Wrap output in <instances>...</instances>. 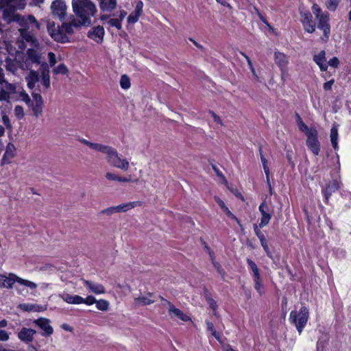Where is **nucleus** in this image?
<instances>
[{
	"mask_svg": "<svg viewBox=\"0 0 351 351\" xmlns=\"http://www.w3.org/2000/svg\"><path fill=\"white\" fill-rule=\"evenodd\" d=\"M27 86L30 89L35 87L36 83L39 80V73L38 71L30 69L29 73L26 77Z\"/></svg>",
	"mask_w": 351,
	"mask_h": 351,
	"instance_id": "24",
	"label": "nucleus"
},
{
	"mask_svg": "<svg viewBox=\"0 0 351 351\" xmlns=\"http://www.w3.org/2000/svg\"><path fill=\"white\" fill-rule=\"evenodd\" d=\"M255 12L256 14L258 15L259 19L265 25L270 27L269 23L267 22L266 18L261 13L258 9L256 8H254Z\"/></svg>",
	"mask_w": 351,
	"mask_h": 351,
	"instance_id": "57",
	"label": "nucleus"
},
{
	"mask_svg": "<svg viewBox=\"0 0 351 351\" xmlns=\"http://www.w3.org/2000/svg\"><path fill=\"white\" fill-rule=\"evenodd\" d=\"M258 152H259L260 158H261V163L263 165V168L265 174H267L268 171L269 170V168L268 166V161L263 154V147L261 145H259Z\"/></svg>",
	"mask_w": 351,
	"mask_h": 351,
	"instance_id": "34",
	"label": "nucleus"
},
{
	"mask_svg": "<svg viewBox=\"0 0 351 351\" xmlns=\"http://www.w3.org/2000/svg\"><path fill=\"white\" fill-rule=\"evenodd\" d=\"M69 23L73 27H80L82 25L84 26H90V23L87 21V19H77L73 16H71V20Z\"/></svg>",
	"mask_w": 351,
	"mask_h": 351,
	"instance_id": "29",
	"label": "nucleus"
},
{
	"mask_svg": "<svg viewBox=\"0 0 351 351\" xmlns=\"http://www.w3.org/2000/svg\"><path fill=\"white\" fill-rule=\"evenodd\" d=\"M107 161L111 166L125 171L128 170L129 167L128 161L126 159L121 158L117 150L112 147L107 153Z\"/></svg>",
	"mask_w": 351,
	"mask_h": 351,
	"instance_id": "6",
	"label": "nucleus"
},
{
	"mask_svg": "<svg viewBox=\"0 0 351 351\" xmlns=\"http://www.w3.org/2000/svg\"><path fill=\"white\" fill-rule=\"evenodd\" d=\"M142 205V202L140 201L130 202L128 203L119 204L117 206L119 213L126 212L136 206H140Z\"/></svg>",
	"mask_w": 351,
	"mask_h": 351,
	"instance_id": "27",
	"label": "nucleus"
},
{
	"mask_svg": "<svg viewBox=\"0 0 351 351\" xmlns=\"http://www.w3.org/2000/svg\"><path fill=\"white\" fill-rule=\"evenodd\" d=\"M108 23L110 26L116 27L118 30L122 27V22L119 19H110Z\"/></svg>",
	"mask_w": 351,
	"mask_h": 351,
	"instance_id": "44",
	"label": "nucleus"
},
{
	"mask_svg": "<svg viewBox=\"0 0 351 351\" xmlns=\"http://www.w3.org/2000/svg\"><path fill=\"white\" fill-rule=\"evenodd\" d=\"M169 313H173L174 316L179 318L180 320L184 322L191 321V317L186 314L184 313L180 309L175 307L174 305L171 306V308H169Z\"/></svg>",
	"mask_w": 351,
	"mask_h": 351,
	"instance_id": "26",
	"label": "nucleus"
},
{
	"mask_svg": "<svg viewBox=\"0 0 351 351\" xmlns=\"http://www.w3.org/2000/svg\"><path fill=\"white\" fill-rule=\"evenodd\" d=\"M306 145L308 149L313 154L314 156H317L320 152V142L318 139V132L317 130L309 132L306 135Z\"/></svg>",
	"mask_w": 351,
	"mask_h": 351,
	"instance_id": "7",
	"label": "nucleus"
},
{
	"mask_svg": "<svg viewBox=\"0 0 351 351\" xmlns=\"http://www.w3.org/2000/svg\"><path fill=\"white\" fill-rule=\"evenodd\" d=\"M261 228L259 227V225H257L256 223H254L253 225V229L254 231V233L256 236L258 238L259 241L265 238V234L261 232Z\"/></svg>",
	"mask_w": 351,
	"mask_h": 351,
	"instance_id": "49",
	"label": "nucleus"
},
{
	"mask_svg": "<svg viewBox=\"0 0 351 351\" xmlns=\"http://www.w3.org/2000/svg\"><path fill=\"white\" fill-rule=\"evenodd\" d=\"M43 101L34 102L32 108L34 116L38 117L43 113Z\"/></svg>",
	"mask_w": 351,
	"mask_h": 351,
	"instance_id": "33",
	"label": "nucleus"
},
{
	"mask_svg": "<svg viewBox=\"0 0 351 351\" xmlns=\"http://www.w3.org/2000/svg\"><path fill=\"white\" fill-rule=\"evenodd\" d=\"M53 72L55 74L65 75L69 72V70L64 63H61L53 69Z\"/></svg>",
	"mask_w": 351,
	"mask_h": 351,
	"instance_id": "38",
	"label": "nucleus"
},
{
	"mask_svg": "<svg viewBox=\"0 0 351 351\" xmlns=\"http://www.w3.org/2000/svg\"><path fill=\"white\" fill-rule=\"evenodd\" d=\"M308 309L302 306L299 312L292 311L290 313V319L295 324L298 332L300 334L305 327L308 319Z\"/></svg>",
	"mask_w": 351,
	"mask_h": 351,
	"instance_id": "3",
	"label": "nucleus"
},
{
	"mask_svg": "<svg viewBox=\"0 0 351 351\" xmlns=\"http://www.w3.org/2000/svg\"><path fill=\"white\" fill-rule=\"evenodd\" d=\"M312 11L313 14L315 15V17H318L319 16L325 14V12H323L319 6L316 3H314L313 5Z\"/></svg>",
	"mask_w": 351,
	"mask_h": 351,
	"instance_id": "51",
	"label": "nucleus"
},
{
	"mask_svg": "<svg viewBox=\"0 0 351 351\" xmlns=\"http://www.w3.org/2000/svg\"><path fill=\"white\" fill-rule=\"evenodd\" d=\"M40 71L42 75H49V69L47 62H44L40 64Z\"/></svg>",
	"mask_w": 351,
	"mask_h": 351,
	"instance_id": "50",
	"label": "nucleus"
},
{
	"mask_svg": "<svg viewBox=\"0 0 351 351\" xmlns=\"http://www.w3.org/2000/svg\"><path fill=\"white\" fill-rule=\"evenodd\" d=\"M90 148L94 150H96V151H98L101 153H104V154H107V153H108L111 147L104 145H102L100 143H92V144H90Z\"/></svg>",
	"mask_w": 351,
	"mask_h": 351,
	"instance_id": "32",
	"label": "nucleus"
},
{
	"mask_svg": "<svg viewBox=\"0 0 351 351\" xmlns=\"http://www.w3.org/2000/svg\"><path fill=\"white\" fill-rule=\"evenodd\" d=\"M339 4V0H328L326 2V5L329 10L335 11L337 8Z\"/></svg>",
	"mask_w": 351,
	"mask_h": 351,
	"instance_id": "42",
	"label": "nucleus"
},
{
	"mask_svg": "<svg viewBox=\"0 0 351 351\" xmlns=\"http://www.w3.org/2000/svg\"><path fill=\"white\" fill-rule=\"evenodd\" d=\"M2 121L4 124V125L7 128L8 130L12 129V125L10 120V118L8 115L5 114L2 116Z\"/></svg>",
	"mask_w": 351,
	"mask_h": 351,
	"instance_id": "55",
	"label": "nucleus"
},
{
	"mask_svg": "<svg viewBox=\"0 0 351 351\" xmlns=\"http://www.w3.org/2000/svg\"><path fill=\"white\" fill-rule=\"evenodd\" d=\"M207 303L209 305V307L213 310V311H216L217 308V304L216 301L213 298H207Z\"/></svg>",
	"mask_w": 351,
	"mask_h": 351,
	"instance_id": "56",
	"label": "nucleus"
},
{
	"mask_svg": "<svg viewBox=\"0 0 351 351\" xmlns=\"http://www.w3.org/2000/svg\"><path fill=\"white\" fill-rule=\"evenodd\" d=\"M14 115L19 120H21L23 118L24 110H23V106H19V105L16 106L14 108Z\"/></svg>",
	"mask_w": 351,
	"mask_h": 351,
	"instance_id": "43",
	"label": "nucleus"
},
{
	"mask_svg": "<svg viewBox=\"0 0 351 351\" xmlns=\"http://www.w3.org/2000/svg\"><path fill=\"white\" fill-rule=\"evenodd\" d=\"M42 81H43V85L46 89H48L50 87V76L49 75H42Z\"/></svg>",
	"mask_w": 351,
	"mask_h": 351,
	"instance_id": "54",
	"label": "nucleus"
},
{
	"mask_svg": "<svg viewBox=\"0 0 351 351\" xmlns=\"http://www.w3.org/2000/svg\"><path fill=\"white\" fill-rule=\"evenodd\" d=\"M96 302V299L93 295H88L86 298H83L82 303L86 305H92Z\"/></svg>",
	"mask_w": 351,
	"mask_h": 351,
	"instance_id": "53",
	"label": "nucleus"
},
{
	"mask_svg": "<svg viewBox=\"0 0 351 351\" xmlns=\"http://www.w3.org/2000/svg\"><path fill=\"white\" fill-rule=\"evenodd\" d=\"M326 53L324 51H321L318 54L313 56V60L319 66L322 71H326L328 69V64L325 57Z\"/></svg>",
	"mask_w": 351,
	"mask_h": 351,
	"instance_id": "20",
	"label": "nucleus"
},
{
	"mask_svg": "<svg viewBox=\"0 0 351 351\" xmlns=\"http://www.w3.org/2000/svg\"><path fill=\"white\" fill-rule=\"evenodd\" d=\"M301 22L304 30L308 33H313L315 30L316 24L313 21V15L310 11H305L301 13Z\"/></svg>",
	"mask_w": 351,
	"mask_h": 351,
	"instance_id": "10",
	"label": "nucleus"
},
{
	"mask_svg": "<svg viewBox=\"0 0 351 351\" xmlns=\"http://www.w3.org/2000/svg\"><path fill=\"white\" fill-rule=\"evenodd\" d=\"M140 16V14L136 13L135 12H132L128 16L127 21L128 23L134 24L138 21Z\"/></svg>",
	"mask_w": 351,
	"mask_h": 351,
	"instance_id": "46",
	"label": "nucleus"
},
{
	"mask_svg": "<svg viewBox=\"0 0 351 351\" xmlns=\"http://www.w3.org/2000/svg\"><path fill=\"white\" fill-rule=\"evenodd\" d=\"M254 289L258 293V294L260 295H263V294H265V290L263 287L261 278L260 277V278H254Z\"/></svg>",
	"mask_w": 351,
	"mask_h": 351,
	"instance_id": "35",
	"label": "nucleus"
},
{
	"mask_svg": "<svg viewBox=\"0 0 351 351\" xmlns=\"http://www.w3.org/2000/svg\"><path fill=\"white\" fill-rule=\"evenodd\" d=\"M206 326L208 330L211 332L212 335L217 340H219L220 335L219 332L216 331L215 329L214 325L212 322L207 321L206 322Z\"/></svg>",
	"mask_w": 351,
	"mask_h": 351,
	"instance_id": "40",
	"label": "nucleus"
},
{
	"mask_svg": "<svg viewBox=\"0 0 351 351\" xmlns=\"http://www.w3.org/2000/svg\"><path fill=\"white\" fill-rule=\"evenodd\" d=\"M36 333V331L34 329L23 327L18 332L17 337L22 342L29 343L32 342Z\"/></svg>",
	"mask_w": 351,
	"mask_h": 351,
	"instance_id": "16",
	"label": "nucleus"
},
{
	"mask_svg": "<svg viewBox=\"0 0 351 351\" xmlns=\"http://www.w3.org/2000/svg\"><path fill=\"white\" fill-rule=\"evenodd\" d=\"M47 31L51 37L56 42L66 43L70 42L67 35L73 34V27L69 23H62V25H56L53 21H48Z\"/></svg>",
	"mask_w": 351,
	"mask_h": 351,
	"instance_id": "1",
	"label": "nucleus"
},
{
	"mask_svg": "<svg viewBox=\"0 0 351 351\" xmlns=\"http://www.w3.org/2000/svg\"><path fill=\"white\" fill-rule=\"evenodd\" d=\"M96 307L98 310L105 311L108 309L109 302L106 300H99L98 301L96 300Z\"/></svg>",
	"mask_w": 351,
	"mask_h": 351,
	"instance_id": "37",
	"label": "nucleus"
},
{
	"mask_svg": "<svg viewBox=\"0 0 351 351\" xmlns=\"http://www.w3.org/2000/svg\"><path fill=\"white\" fill-rule=\"evenodd\" d=\"M104 35L105 29L101 25L93 27L87 33V37L98 44L103 43Z\"/></svg>",
	"mask_w": 351,
	"mask_h": 351,
	"instance_id": "13",
	"label": "nucleus"
},
{
	"mask_svg": "<svg viewBox=\"0 0 351 351\" xmlns=\"http://www.w3.org/2000/svg\"><path fill=\"white\" fill-rule=\"evenodd\" d=\"M22 38L27 43H30L32 46H36L38 45V40L36 37L30 32L23 29L21 32Z\"/></svg>",
	"mask_w": 351,
	"mask_h": 351,
	"instance_id": "28",
	"label": "nucleus"
},
{
	"mask_svg": "<svg viewBox=\"0 0 351 351\" xmlns=\"http://www.w3.org/2000/svg\"><path fill=\"white\" fill-rule=\"evenodd\" d=\"M274 58L275 63L279 67L282 75H283L287 70V66L289 64L288 56L284 53L275 51Z\"/></svg>",
	"mask_w": 351,
	"mask_h": 351,
	"instance_id": "14",
	"label": "nucleus"
},
{
	"mask_svg": "<svg viewBox=\"0 0 351 351\" xmlns=\"http://www.w3.org/2000/svg\"><path fill=\"white\" fill-rule=\"evenodd\" d=\"M5 62L7 71H9L13 73H15L19 68L21 69L20 64L22 62V61L18 60L16 58L12 60L8 57L5 58Z\"/></svg>",
	"mask_w": 351,
	"mask_h": 351,
	"instance_id": "23",
	"label": "nucleus"
},
{
	"mask_svg": "<svg viewBox=\"0 0 351 351\" xmlns=\"http://www.w3.org/2000/svg\"><path fill=\"white\" fill-rule=\"evenodd\" d=\"M114 213H119L117 209V206H111L108 208H106L101 211V213L106 214L107 215H110Z\"/></svg>",
	"mask_w": 351,
	"mask_h": 351,
	"instance_id": "52",
	"label": "nucleus"
},
{
	"mask_svg": "<svg viewBox=\"0 0 351 351\" xmlns=\"http://www.w3.org/2000/svg\"><path fill=\"white\" fill-rule=\"evenodd\" d=\"M330 142L332 147L335 151L339 149L338 145V139H339V134H338V128L337 126L333 125L330 129Z\"/></svg>",
	"mask_w": 351,
	"mask_h": 351,
	"instance_id": "25",
	"label": "nucleus"
},
{
	"mask_svg": "<svg viewBox=\"0 0 351 351\" xmlns=\"http://www.w3.org/2000/svg\"><path fill=\"white\" fill-rule=\"evenodd\" d=\"M241 54L245 58V60H247V64L252 71V72L253 73H255V69L253 67V64H252V60L250 58L249 56H247L245 53H243V52H241Z\"/></svg>",
	"mask_w": 351,
	"mask_h": 351,
	"instance_id": "62",
	"label": "nucleus"
},
{
	"mask_svg": "<svg viewBox=\"0 0 351 351\" xmlns=\"http://www.w3.org/2000/svg\"><path fill=\"white\" fill-rule=\"evenodd\" d=\"M15 282L29 287L30 289H34L36 287V285L34 282L21 278L13 274H10L8 276L0 274V287L12 288Z\"/></svg>",
	"mask_w": 351,
	"mask_h": 351,
	"instance_id": "4",
	"label": "nucleus"
},
{
	"mask_svg": "<svg viewBox=\"0 0 351 351\" xmlns=\"http://www.w3.org/2000/svg\"><path fill=\"white\" fill-rule=\"evenodd\" d=\"M9 334L7 331L4 330H0V341H6L9 339Z\"/></svg>",
	"mask_w": 351,
	"mask_h": 351,
	"instance_id": "61",
	"label": "nucleus"
},
{
	"mask_svg": "<svg viewBox=\"0 0 351 351\" xmlns=\"http://www.w3.org/2000/svg\"><path fill=\"white\" fill-rule=\"evenodd\" d=\"M15 0H0V9L3 10V16H10L14 14L16 8L14 5Z\"/></svg>",
	"mask_w": 351,
	"mask_h": 351,
	"instance_id": "17",
	"label": "nucleus"
},
{
	"mask_svg": "<svg viewBox=\"0 0 351 351\" xmlns=\"http://www.w3.org/2000/svg\"><path fill=\"white\" fill-rule=\"evenodd\" d=\"M335 83V80L333 79L327 81L323 85V88L325 91L330 90L332 89V86Z\"/></svg>",
	"mask_w": 351,
	"mask_h": 351,
	"instance_id": "58",
	"label": "nucleus"
},
{
	"mask_svg": "<svg viewBox=\"0 0 351 351\" xmlns=\"http://www.w3.org/2000/svg\"><path fill=\"white\" fill-rule=\"evenodd\" d=\"M100 9L104 12H111L117 6V0H97Z\"/></svg>",
	"mask_w": 351,
	"mask_h": 351,
	"instance_id": "22",
	"label": "nucleus"
},
{
	"mask_svg": "<svg viewBox=\"0 0 351 351\" xmlns=\"http://www.w3.org/2000/svg\"><path fill=\"white\" fill-rule=\"evenodd\" d=\"M34 323L38 326L43 331V336H50L53 332V328L50 325V320L45 317H40L34 321Z\"/></svg>",
	"mask_w": 351,
	"mask_h": 351,
	"instance_id": "15",
	"label": "nucleus"
},
{
	"mask_svg": "<svg viewBox=\"0 0 351 351\" xmlns=\"http://www.w3.org/2000/svg\"><path fill=\"white\" fill-rule=\"evenodd\" d=\"M340 188L339 183L337 180H332L326 184V186L322 189V193L324 196V202L328 204L329 199Z\"/></svg>",
	"mask_w": 351,
	"mask_h": 351,
	"instance_id": "9",
	"label": "nucleus"
},
{
	"mask_svg": "<svg viewBox=\"0 0 351 351\" xmlns=\"http://www.w3.org/2000/svg\"><path fill=\"white\" fill-rule=\"evenodd\" d=\"M143 2L141 1H139L138 2L136 3L135 10L134 12L141 15V14L143 12Z\"/></svg>",
	"mask_w": 351,
	"mask_h": 351,
	"instance_id": "64",
	"label": "nucleus"
},
{
	"mask_svg": "<svg viewBox=\"0 0 351 351\" xmlns=\"http://www.w3.org/2000/svg\"><path fill=\"white\" fill-rule=\"evenodd\" d=\"M83 298L78 295H74L72 297L71 304H82Z\"/></svg>",
	"mask_w": 351,
	"mask_h": 351,
	"instance_id": "59",
	"label": "nucleus"
},
{
	"mask_svg": "<svg viewBox=\"0 0 351 351\" xmlns=\"http://www.w3.org/2000/svg\"><path fill=\"white\" fill-rule=\"evenodd\" d=\"M10 93L8 91L5 90L3 88H0V101H7L8 102L10 99Z\"/></svg>",
	"mask_w": 351,
	"mask_h": 351,
	"instance_id": "45",
	"label": "nucleus"
},
{
	"mask_svg": "<svg viewBox=\"0 0 351 351\" xmlns=\"http://www.w3.org/2000/svg\"><path fill=\"white\" fill-rule=\"evenodd\" d=\"M241 54L245 58V60H247V64L252 71V72L253 73H255V69L253 67V64H252V60L250 58L249 56H247L245 53H243V52H241Z\"/></svg>",
	"mask_w": 351,
	"mask_h": 351,
	"instance_id": "63",
	"label": "nucleus"
},
{
	"mask_svg": "<svg viewBox=\"0 0 351 351\" xmlns=\"http://www.w3.org/2000/svg\"><path fill=\"white\" fill-rule=\"evenodd\" d=\"M41 56L37 50L30 48L26 51L25 57L20 64L21 69H30L33 64H40Z\"/></svg>",
	"mask_w": 351,
	"mask_h": 351,
	"instance_id": "5",
	"label": "nucleus"
},
{
	"mask_svg": "<svg viewBox=\"0 0 351 351\" xmlns=\"http://www.w3.org/2000/svg\"><path fill=\"white\" fill-rule=\"evenodd\" d=\"M215 199L216 202L217 203V204L219 205V206L223 210V211L226 213V215H229V213H232L229 210V208L226 206V205L225 204L224 202L222 199H221L218 197H215Z\"/></svg>",
	"mask_w": 351,
	"mask_h": 351,
	"instance_id": "41",
	"label": "nucleus"
},
{
	"mask_svg": "<svg viewBox=\"0 0 351 351\" xmlns=\"http://www.w3.org/2000/svg\"><path fill=\"white\" fill-rule=\"evenodd\" d=\"M52 13L55 16L59 18L60 21L65 19L66 14V5L62 0H56L51 4Z\"/></svg>",
	"mask_w": 351,
	"mask_h": 351,
	"instance_id": "11",
	"label": "nucleus"
},
{
	"mask_svg": "<svg viewBox=\"0 0 351 351\" xmlns=\"http://www.w3.org/2000/svg\"><path fill=\"white\" fill-rule=\"evenodd\" d=\"M318 21L317 27L323 31L324 36L326 40L328 39L330 34V25L329 24V14H325L316 17Z\"/></svg>",
	"mask_w": 351,
	"mask_h": 351,
	"instance_id": "12",
	"label": "nucleus"
},
{
	"mask_svg": "<svg viewBox=\"0 0 351 351\" xmlns=\"http://www.w3.org/2000/svg\"><path fill=\"white\" fill-rule=\"evenodd\" d=\"M213 265L215 267V269L217 270L218 274L221 276L222 279L224 280L225 276H226V271L222 268L220 263L219 262H215V263H213Z\"/></svg>",
	"mask_w": 351,
	"mask_h": 351,
	"instance_id": "47",
	"label": "nucleus"
},
{
	"mask_svg": "<svg viewBox=\"0 0 351 351\" xmlns=\"http://www.w3.org/2000/svg\"><path fill=\"white\" fill-rule=\"evenodd\" d=\"M295 117L299 130L303 132L306 136L309 134V132H312L316 130L315 128H309L308 125L303 121L302 117L297 112H295Z\"/></svg>",
	"mask_w": 351,
	"mask_h": 351,
	"instance_id": "19",
	"label": "nucleus"
},
{
	"mask_svg": "<svg viewBox=\"0 0 351 351\" xmlns=\"http://www.w3.org/2000/svg\"><path fill=\"white\" fill-rule=\"evenodd\" d=\"M258 210L261 215L258 225L260 228H263L268 225L272 217L271 214L270 213L269 207L265 200L261 203L258 206Z\"/></svg>",
	"mask_w": 351,
	"mask_h": 351,
	"instance_id": "8",
	"label": "nucleus"
},
{
	"mask_svg": "<svg viewBox=\"0 0 351 351\" xmlns=\"http://www.w3.org/2000/svg\"><path fill=\"white\" fill-rule=\"evenodd\" d=\"M73 10L80 19H87L91 24L90 17L97 12L95 5L90 0H73Z\"/></svg>",
	"mask_w": 351,
	"mask_h": 351,
	"instance_id": "2",
	"label": "nucleus"
},
{
	"mask_svg": "<svg viewBox=\"0 0 351 351\" xmlns=\"http://www.w3.org/2000/svg\"><path fill=\"white\" fill-rule=\"evenodd\" d=\"M327 64L328 66L330 65L334 68H337L339 64V61L337 57H333L332 58L330 59Z\"/></svg>",
	"mask_w": 351,
	"mask_h": 351,
	"instance_id": "60",
	"label": "nucleus"
},
{
	"mask_svg": "<svg viewBox=\"0 0 351 351\" xmlns=\"http://www.w3.org/2000/svg\"><path fill=\"white\" fill-rule=\"evenodd\" d=\"M84 284L86 287L95 294H102L106 292V289L101 284L95 283L90 280H84Z\"/></svg>",
	"mask_w": 351,
	"mask_h": 351,
	"instance_id": "21",
	"label": "nucleus"
},
{
	"mask_svg": "<svg viewBox=\"0 0 351 351\" xmlns=\"http://www.w3.org/2000/svg\"><path fill=\"white\" fill-rule=\"evenodd\" d=\"M260 243H261V246L263 247L265 252L266 253L267 256L270 258H273V256H272V252L270 250L269 246H268V243H267V241L266 239V237L260 240Z\"/></svg>",
	"mask_w": 351,
	"mask_h": 351,
	"instance_id": "39",
	"label": "nucleus"
},
{
	"mask_svg": "<svg viewBox=\"0 0 351 351\" xmlns=\"http://www.w3.org/2000/svg\"><path fill=\"white\" fill-rule=\"evenodd\" d=\"M4 89L9 92L10 94L14 93L16 92V86L14 84L8 82L6 80L3 82Z\"/></svg>",
	"mask_w": 351,
	"mask_h": 351,
	"instance_id": "48",
	"label": "nucleus"
},
{
	"mask_svg": "<svg viewBox=\"0 0 351 351\" xmlns=\"http://www.w3.org/2000/svg\"><path fill=\"white\" fill-rule=\"evenodd\" d=\"M106 178L109 180H114V181H118V182H130L131 181V178L130 177L127 178V177L119 176H117L116 174H114V173H112L110 172H108L106 174Z\"/></svg>",
	"mask_w": 351,
	"mask_h": 351,
	"instance_id": "30",
	"label": "nucleus"
},
{
	"mask_svg": "<svg viewBox=\"0 0 351 351\" xmlns=\"http://www.w3.org/2000/svg\"><path fill=\"white\" fill-rule=\"evenodd\" d=\"M246 261L249 266V268L253 272V278H260L261 277L260 271H259V269L258 268L256 264L250 258H247Z\"/></svg>",
	"mask_w": 351,
	"mask_h": 351,
	"instance_id": "31",
	"label": "nucleus"
},
{
	"mask_svg": "<svg viewBox=\"0 0 351 351\" xmlns=\"http://www.w3.org/2000/svg\"><path fill=\"white\" fill-rule=\"evenodd\" d=\"M130 85L131 83L130 77L127 75H121L120 80L121 87L124 90H127L130 87Z\"/></svg>",
	"mask_w": 351,
	"mask_h": 351,
	"instance_id": "36",
	"label": "nucleus"
},
{
	"mask_svg": "<svg viewBox=\"0 0 351 351\" xmlns=\"http://www.w3.org/2000/svg\"><path fill=\"white\" fill-rule=\"evenodd\" d=\"M15 151L16 148L14 144L8 143L5 148V152L1 158V165H4L10 164L11 160L15 157Z\"/></svg>",
	"mask_w": 351,
	"mask_h": 351,
	"instance_id": "18",
	"label": "nucleus"
}]
</instances>
